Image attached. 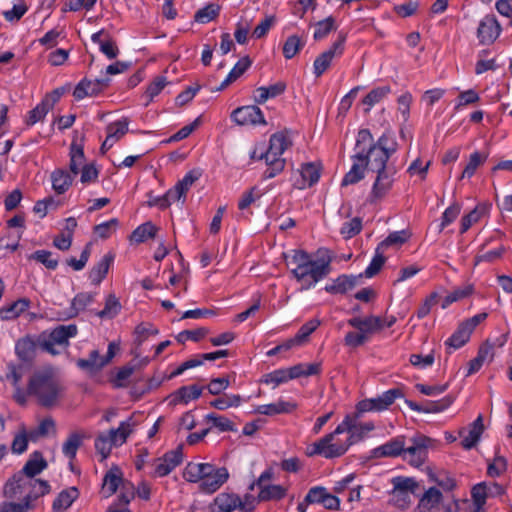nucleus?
<instances>
[{
	"instance_id": "obj_1",
	"label": "nucleus",
	"mask_w": 512,
	"mask_h": 512,
	"mask_svg": "<svg viewBox=\"0 0 512 512\" xmlns=\"http://www.w3.org/2000/svg\"><path fill=\"white\" fill-rule=\"evenodd\" d=\"M376 150L395 152L397 143L391 134L382 135L376 144L368 130L358 132L355 153L351 157L352 166L345 174L342 185L355 184L365 177L366 172L371 173L372 154Z\"/></svg>"
},
{
	"instance_id": "obj_2",
	"label": "nucleus",
	"mask_w": 512,
	"mask_h": 512,
	"mask_svg": "<svg viewBox=\"0 0 512 512\" xmlns=\"http://www.w3.org/2000/svg\"><path fill=\"white\" fill-rule=\"evenodd\" d=\"M331 258L326 252L309 254L302 250L293 251L288 266L290 273L300 284L301 290H309L330 272Z\"/></svg>"
},
{
	"instance_id": "obj_3",
	"label": "nucleus",
	"mask_w": 512,
	"mask_h": 512,
	"mask_svg": "<svg viewBox=\"0 0 512 512\" xmlns=\"http://www.w3.org/2000/svg\"><path fill=\"white\" fill-rule=\"evenodd\" d=\"M183 478L196 484L205 494L218 491L230 478L228 469L208 462H189L184 471Z\"/></svg>"
},
{
	"instance_id": "obj_4",
	"label": "nucleus",
	"mask_w": 512,
	"mask_h": 512,
	"mask_svg": "<svg viewBox=\"0 0 512 512\" xmlns=\"http://www.w3.org/2000/svg\"><path fill=\"white\" fill-rule=\"evenodd\" d=\"M291 138L287 132H277L271 135L269 146L263 142L256 143L249 155L253 161L264 160L269 167L267 177L272 178L280 173L285 166L284 152L291 146Z\"/></svg>"
},
{
	"instance_id": "obj_5",
	"label": "nucleus",
	"mask_w": 512,
	"mask_h": 512,
	"mask_svg": "<svg viewBox=\"0 0 512 512\" xmlns=\"http://www.w3.org/2000/svg\"><path fill=\"white\" fill-rule=\"evenodd\" d=\"M349 421L350 415H346L333 432L308 444L305 448V454L308 457L322 456L327 459L344 455L351 446V441L347 435L345 437H341V435L350 427Z\"/></svg>"
},
{
	"instance_id": "obj_6",
	"label": "nucleus",
	"mask_w": 512,
	"mask_h": 512,
	"mask_svg": "<svg viewBox=\"0 0 512 512\" xmlns=\"http://www.w3.org/2000/svg\"><path fill=\"white\" fill-rule=\"evenodd\" d=\"M394 152L376 150L372 154L371 174L373 182L369 193V201L376 203L384 199L391 191L395 182V172L387 167V161Z\"/></svg>"
},
{
	"instance_id": "obj_7",
	"label": "nucleus",
	"mask_w": 512,
	"mask_h": 512,
	"mask_svg": "<svg viewBox=\"0 0 512 512\" xmlns=\"http://www.w3.org/2000/svg\"><path fill=\"white\" fill-rule=\"evenodd\" d=\"M61 386L51 372H37L30 379L28 393L37 398L40 404L51 406L61 395Z\"/></svg>"
},
{
	"instance_id": "obj_8",
	"label": "nucleus",
	"mask_w": 512,
	"mask_h": 512,
	"mask_svg": "<svg viewBox=\"0 0 512 512\" xmlns=\"http://www.w3.org/2000/svg\"><path fill=\"white\" fill-rule=\"evenodd\" d=\"M120 488V501L128 504L135 496V488L129 482H124L123 472L117 466H112L104 475L101 493L105 498L112 496Z\"/></svg>"
},
{
	"instance_id": "obj_9",
	"label": "nucleus",
	"mask_w": 512,
	"mask_h": 512,
	"mask_svg": "<svg viewBox=\"0 0 512 512\" xmlns=\"http://www.w3.org/2000/svg\"><path fill=\"white\" fill-rule=\"evenodd\" d=\"M70 171L74 174H80V182L83 185L96 183L99 170L94 163H86L83 148L73 143L70 148Z\"/></svg>"
},
{
	"instance_id": "obj_10",
	"label": "nucleus",
	"mask_w": 512,
	"mask_h": 512,
	"mask_svg": "<svg viewBox=\"0 0 512 512\" xmlns=\"http://www.w3.org/2000/svg\"><path fill=\"white\" fill-rule=\"evenodd\" d=\"M393 489L390 492L389 503L400 510L407 509L412 496L418 488V483L411 477H394L392 479Z\"/></svg>"
},
{
	"instance_id": "obj_11",
	"label": "nucleus",
	"mask_w": 512,
	"mask_h": 512,
	"mask_svg": "<svg viewBox=\"0 0 512 512\" xmlns=\"http://www.w3.org/2000/svg\"><path fill=\"white\" fill-rule=\"evenodd\" d=\"M76 334V325H60L49 334H43L40 345L43 350L56 355L67 348L69 339L76 336Z\"/></svg>"
},
{
	"instance_id": "obj_12",
	"label": "nucleus",
	"mask_w": 512,
	"mask_h": 512,
	"mask_svg": "<svg viewBox=\"0 0 512 512\" xmlns=\"http://www.w3.org/2000/svg\"><path fill=\"white\" fill-rule=\"evenodd\" d=\"M435 441L424 435H417L410 440L407 448L403 447V459L414 467L421 466L428 457L429 449L433 448Z\"/></svg>"
},
{
	"instance_id": "obj_13",
	"label": "nucleus",
	"mask_w": 512,
	"mask_h": 512,
	"mask_svg": "<svg viewBox=\"0 0 512 512\" xmlns=\"http://www.w3.org/2000/svg\"><path fill=\"white\" fill-rule=\"evenodd\" d=\"M487 317L488 313L482 312L461 322L456 331L446 340V345L453 349L461 348L469 341L475 328Z\"/></svg>"
},
{
	"instance_id": "obj_14",
	"label": "nucleus",
	"mask_w": 512,
	"mask_h": 512,
	"mask_svg": "<svg viewBox=\"0 0 512 512\" xmlns=\"http://www.w3.org/2000/svg\"><path fill=\"white\" fill-rule=\"evenodd\" d=\"M399 396V390L390 389L375 398L364 399L356 405L357 414L386 410Z\"/></svg>"
},
{
	"instance_id": "obj_15",
	"label": "nucleus",
	"mask_w": 512,
	"mask_h": 512,
	"mask_svg": "<svg viewBox=\"0 0 512 512\" xmlns=\"http://www.w3.org/2000/svg\"><path fill=\"white\" fill-rule=\"evenodd\" d=\"M346 36L342 33L339 34L338 39L332 44V46L321 53L313 63V71L316 77L321 76L330 66L332 60L335 57L341 56L344 51V44Z\"/></svg>"
},
{
	"instance_id": "obj_16",
	"label": "nucleus",
	"mask_w": 512,
	"mask_h": 512,
	"mask_svg": "<svg viewBox=\"0 0 512 512\" xmlns=\"http://www.w3.org/2000/svg\"><path fill=\"white\" fill-rule=\"evenodd\" d=\"M231 120L240 126L265 125V117L258 106L247 105L232 111Z\"/></svg>"
},
{
	"instance_id": "obj_17",
	"label": "nucleus",
	"mask_w": 512,
	"mask_h": 512,
	"mask_svg": "<svg viewBox=\"0 0 512 512\" xmlns=\"http://www.w3.org/2000/svg\"><path fill=\"white\" fill-rule=\"evenodd\" d=\"M502 31L501 25L493 15L484 16L477 28L479 42L484 45L492 44Z\"/></svg>"
},
{
	"instance_id": "obj_18",
	"label": "nucleus",
	"mask_w": 512,
	"mask_h": 512,
	"mask_svg": "<svg viewBox=\"0 0 512 512\" xmlns=\"http://www.w3.org/2000/svg\"><path fill=\"white\" fill-rule=\"evenodd\" d=\"M297 408L298 404L295 401L279 398L272 403L254 406L252 413L272 417L279 414H290Z\"/></svg>"
},
{
	"instance_id": "obj_19",
	"label": "nucleus",
	"mask_w": 512,
	"mask_h": 512,
	"mask_svg": "<svg viewBox=\"0 0 512 512\" xmlns=\"http://www.w3.org/2000/svg\"><path fill=\"white\" fill-rule=\"evenodd\" d=\"M182 452L179 449L167 452L154 462V477H164L170 474L182 462Z\"/></svg>"
},
{
	"instance_id": "obj_20",
	"label": "nucleus",
	"mask_w": 512,
	"mask_h": 512,
	"mask_svg": "<svg viewBox=\"0 0 512 512\" xmlns=\"http://www.w3.org/2000/svg\"><path fill=\"white\" fill-rule=\"evenodd\" d=\"M320 173H321V167L319 164H316V163L303 164L295 177L294 185L298 189L308 188V187L312 186L313 184H315L316 182H318V180L320 178Z\"/></svg>"
},
{
	"instance_id": "obj_21",
	"label": "nucleus",
	"mask_w": 512,
	"mask_h": 512,
	"mask_svg": "<svg viewBox=\"0 0 512 512\" xmlns=\"http://www.w3.org/2000/svg\"><path fill=\"white\" fill-rule=\"evenodd\" d=\"M107 85L108 81L104 79H83L75 87L73 96L76 100L97 96L107 87Z\"/></svg>"
},
{
	"instance_id": "obj_22",
	"label": "nucleus",
	"mask_w": 512,
	"mask_h": 512,
	"mask_svg": "<svg viewBox=\"0 0 512 512\" xmlns=\"http://www.w3.org/2000/svg\"><path fill=\"white\" fill-rule=\"evenodd\" d=\"M30 441H36V432L29 430L24 425H20L14 433L11 442V452L16 455H21L28 449Z\"/></svg>"
},
{
	"instance_id": "obj_23",
	"label": "nucleus",
	"mask_w": 512,
	"mask_h": 512,
	"mask_svg": "<svg viewBox=\"0 0 512 512\" xmlns=\"http://www.w3.org/2000/svg\"><path fill=\"white\" fill-rule=\"evenodd\" d=\"M483 430V419L481 416H478L477 419L472 424H470L466 428H463L460 431V436L462 438V446L465 449H471L472 447H474L478 443L483 433Z\"/></svg>"
},
{
	"instance_id": "obj_24",
	"label": "nucleus",
	"mask_w": 512,
	"mask_h": 512,
	"mask_svg": "<svg viewBox=\"0 0 512 512\" xmlns=\"http://www.w3.org/2000/svg\"><path fill=\"white\" fill-rule=\"evenodd\" d=\"M201 394L202 388L197 385L183 386L173 392L168 399L172 405H187L191 401L198 399Z\"/></svg>"
},
{
	"instance_id": "obj_25",
	"label": "nucleus",
	"mask_w": 512,
	"mask_h": 512,
	"mask_svg": "<svg viewBox=\"0 0 512 512\" xmlns=\"http://www.w3.org/2000/svg\"><path fill=\"white\" fill-rule=\"evenodd\" d=\"M259 492L256 498L257 501H280L284 499L287 494L289 487L282 484H265L258 487Z\"/></svg>"
},
{
	"instance_id": "obj_26",
	"label": "nucleus",
	"mask_w": 512,
	"mask_h": 512,
	"mask_svg": "<svg viewBox=\"0 0 512 512\" xmlns=\"http://www.w3.org/2000/svg\"><path fill=\"white\" fill-rule=\"evenodd\" d=\"M362 275H341L326 284L325 290L331 294H342L353 289Z\"/></svg>"
},
{
	"instance_id": "obj_27",
	"label": "nucleus",
	"mask_w": 512,
	"mask_h": 512,
	"mask_svg": "<svg viewBox=\"0 0 512 512\" xmlns=\"http://www.w3.org/2000/svg\"><path fill=\"white\" fill-rule=\"evenodd\" d=\"M286 89L283 82H276L268 86H261L254 90L253 101L258 104H263L269 99H273L281 95Z\"/></svg>"
},
{
	"instance_id": "obj_28",
	"label": "nucleus",
	"mask_w": 512,
	"mask_h": 512,
	"mask_svg": "<svg viewBox=\"0 0 512 512\" xmlns=\"http://www.w3.org/2000/svg\"><path fill=\"white\" fill-rule=\"evenodd\" d=\"M30 300L20 298L0 309V318L5 321L15 320L30 308Z\"/></svg>"
},
{
	"instance_id": "obj_29",
	"label": "nucleus",
	"mask_w": 512,
	"mask_h": 512,
	"mask_svg": "<svg viewBox=\"0 0 512 512\" xmlns=\"http://www.w3.org/2000/svg\"><path fill=\"white\" fill-rule=\"evenodd\" d=\"M128 131V122L120 120L111 123L107 127V136L102 144V150L110 149L119 139H121Z\"/></svg>"
},
{
	"instance_id": "obj_30",
	"label": "nucleus",
	"mask_w": 512,
	"mask_h": 512,
	"mask_svg": "<svg viewBox=\"0 0 512 512\" xmlns=\"http://www.w3.org/2000/svg\"><path fill=\"white\" fill-rule=\"evenodd\" d=\"M113 260L112 254H106L93 266L89 272V280L93 285L98 286L104 280Z\"/></svg>"
},
{
	"instance_id": "obj_31",
	"label": "nucleus",
	"mask_w": 512,
	"mask_h": 512,
	"mask_svg": "<svg viewBox=\"0 0 512 512\" xmlns=\"http://www.w3.org/2000/svg\"><path fill=\"white\" fill-rule=\"evenodd\" d=\"M442 500V493L436 488L428 489L421 497L417 506L418 512H432Z\"/></svg>"
},
{
	"instance_id": "obj_32",
	"label": "nucleus",
	"mask_w": 512,
	"mask_h": 512,
	"mask_svg": "<svg viewBox=\"0 0 512 512\" xmlns=\"http://www.w3.org/2000/svg\"><path fill=\"white\" fill-rule=\"evenodd\" d=\"M348 323L365 335L373 331L383 329L381 318L379 317H368L364 319L355 317L350 319Z\"/></svg>"
},
{
	"instance_id": "obj_33",
	"label": "nucleus",
	"mask_w": 512,
	"mask_h": 512,
	"mask_svg": "<svg viewBox=\"0 0 512 512\" xmlns=\"http://www.w3.org/2000/svg\"><path fill=\"white\" fill-rule=\"evenodd\" d=\"M78 495V491L74 487L60 492L53 502V512H66Z\"/></svg>"
},
{
	"instance_id": "obj_34",
	"label": "nucleus",
	"mask_w": 512,
	"mask_h": 512,
	"mask_svg": "<svg viewBox=\"0 0 512 512\" xmlns=\"http://www.w3.org/2000/svg\"><path fill=\"white\" fill-rule=\"evenodd\" d=\"M349 428H347V436L351 441V445L362 440L369 432L374 429L372 422L356 424L355 420L350 416Z\"/></svg>"
},
{
	"instance_id": "obj_35",
	"label": "nucleus",
	"mask_w": 512,
	"mask_h": 512,
	"mask_svg": "<svg viewBox=\"0 0 512 512\" xmlns=\"http://www.w3.org/2000/svg\"><path fill=\"white\" fill-rule=\"evenodd\" d=\"M134 425V422L130 418L121 422L117 429H111L108 432L111 441L115 446H121L123 443H125L128 436L132 433Z\"/></svg>"
},
{
	"instance_id": "obj_36",
	"label": "nucleus",
	"mask_w": 512,
	"mask_h": 512,
	"mask_svg": "<svg viewBox=\"0 0 512 512\" xmlns=\"http://www.w3.org/2000/svg\"><path fill=\"white\" fill-rule=\"evenodd\" d=\"M244 401L245 399L239 394H223L212 400L210 406L217 410L224 411L230 408H237L241 406Z\"/></svg>"
},
{
	"instance_id": "obj_37",
	"label": "nucleus",
	"mask_w": 512,
	"mask_h": 512,
	"mask_svg": "<svg viewBox=\"0 0 512 512\" xmlns=\"http://www.w3.org/2000/svg\"><path fill=\"white\" fill-rule=\"evenodd\" d=\"M251 60L249 57H243L241 58L231 69V71L228 73L226 78L221 83L219 90L225 89L230 84L235 82L238 78H240L247 69L251 66Z\"/></svg>"
},
{
	"instance_id": "obj_38",
	"label": "nucleus",
	"mask_w": 512,
	"mask_h": 512,
	"mask_svg": "<svg viewBox=\"0 0 512 512\" xmlns=\"http://www.w3.org/2000/svg\"><path fill=\"white\" fill-rule=\"evenodd\" d=\"M47 467V462L40 452H33L23 467V473L28 477H33L41 473Z\"/></svg>"
},
{
	"instance_id": "obj_39",
	"label": "nucleus",
	"mask_w": 512,
	"mask_h": 512,
	"mask_svg": "<svg viewBox=\"0 0 512 512\" xmlns=\"http://www.w3.org/2000/svg\"><path fill=\"white\" fill-rule=\"evenodd\" d=\"M289 374L291 375L290 379H297L300 377H308L312 375H316L321 370V364L314 363H299L294 366L288 367Z\"/></svg>"
},
{
	"instance_id": "obj_40",
	"label": "nucleus",
	"mask_w": 512,
	"mask_h": 512,
	"mask_svg": "<svg viewBox=\"0 0 512 512\" xmlns=\"http://www.w3.org/2000/svg\"><path fill=\"white\" fill-rule=\"evenodd\" d=\"M473 292L474 287L472 284H465L463 286L456 287L443 298L441 307L446 309L452 303L469 297Z\"/></svg>"
},
{
	"instance_id": "obj_41",
	"label": "nucleus",
	"mask_w": 512,
	"mask_h": 512,
	"mask_svg": "<svg viewBox=\"0 0 512 512\" xmlns=\"http://www.w3.org/2000/svg\"><path fill=\"white\" fill-rule=\"evenodd\" d=\"M52 187L58 194H63L72 185V176L63 169L55 170L51 174Z\"/></svg>"
},
{
	"instance_id": "obj_42",
	"label": "nucleus",
	"mask_w": 512,
	"mask_h": 512,
	"mask_svg": "<svg viewBox=\"0 0 512 512\" xmlns=\"http://www.w3.org/2000/svg\"><path fill=\"white\" fill-rule=\"evenodd\" d=\"M403 447L404 443L395 439L373 449L372 454L374 457H394L402 454Z\"/></svg>"
},
{
	"instance_id": "obj_43",
	"label": "nucleus",
	"mask_w": 512,
	"mask_h": 512,
	"mask_svg": "<svg viewBox=\"0 0 512 512\" xmlns=\"http://www.w3.org/2000/svg\"><path fill=\"white\" fill-rule=\"evenodd\" d=\"M487 212L488 206L486 204L477 205L470 213L462 217L460 232L465 233L471 226L478 223Z\"/></svg>"
},
{
	"instance_id": "obj_44",
	"label": "nucleus",
	"mask_w": 512,
	"mask_h": 512,
	"mask_svg": "<svg viewBox=\"0 0 512 512\" xmlns=\"http://www.w3.org/2000/svg\"><path fill=\"white\" fill-rule=\"evenodd\" d=\"M488 155L478 151L473 152L468 159V162L461 174V178H471L476 170L483 165L487 160Z\"/></svg>"
},
{
	"instance_id": "obj_45",
	"label": "nucleus",
	"mask_w": 512,
	"mask_h": 512,
	"mask_svg": "<svg viewBox=\"0 0 512 512\" xmlns=\"http://www.w3.org/2000/svg\"><path fill=\"white\" fill-rule=\"evenodd\" d=\"M77 365L84 370L97 371L106 366L107 362L104 356H100L99 352L94 350L90 353L88 359L78 360Z\"/></svg>"
},
{
	"instance_id": "obj_46",
	"label": "nucleus",
	"mask_w": 512,
	"mask_h": 512,
	"mask_svg": "<svg viewBox=\"0 0 512 512\" xmlns=\"http://www.w3.org/2000/svg\"><path fill=\"white\" fill-rule=\"evenodd\" d=\"M158 228L151 222H146L138 226L131 235V241L142 243L146 240L155 237Z\"/></svg>"
},
{
	"instance_id": "obj_47",
	"label": "nucleus",
	"mask_w": 512,
	"mask_h": 512,
	"mask_svg": "<svg viewBox=\"0 0 512 512\" xmlns=\"http://www.w3.org/2000/svg\"><path fill=\"white\" fill-rule=\"evenodd\" d=\"M291 375L288 368H281L267 373L263 376L262 382L271 385L273 388L290 381Z\"/></svg>"
},
{
	"instance_id": "obj_48",
	"label": "nucleus",
	"mask_w": 512,
	"mask_h": 512,
	"mask_svg": "<svg viewBox=\"0 0 512 512\" xmlns=\"http://www.w3.org/2000/svg\"><path fill=\"white\" fill-rule=\"evenodd\" d=\"M390 93L388 86L377 87L371 90L363 99L365 111H369L374 105L381 102Z\"/></svg>"
},
{
	"instance_id": "obj_49",
	"label": "nucleus",
	"mask_w": 512,
	"mask_h": 512,
	"mask_svg": "<svg viewBox=\"0 0 512 512\" xmlns=\"http://www.w3.org/2000/svg\"><path fill=\"white\" fill-rule=\"evenodd\" d=\"M83 438L84 436L77 432L70 434L67 440L63 443V454L69 459L74 458L78 448L82 444Z\"/></svg>"
},
{
	"instance_id": "obj_50",
	"label": "nucleus",
	"mask_w": 512,
	"mask_h": 512,
	"mask_svg": "<svg viewBox=\"0 0 512 512\" xmlns=\"http://www.w3.org/2000/svg\"><path fill=\"white\" fill-rule=\"evenodd\" d=\"M28 11V6L24 0H15L11 9L4 11L3 17L6 21L18 22Z\"/></svg>"
},
{
	"instance_id": "obj_51",
	"label": "nucleus",
	"mask_w": 512,
	"mask_h": 512,
	"mask_svg": "<svg viewBox=\"0 0 512 512\" xmlns=\"http://www.w3.org/2000/svg\"><path fill=\"white\" fill-rule=\"evenodd\" d=\"M220 12V6L217 4H208L199 9L194 16L197 23L206 24L214 20Z\"/></svg>"
},
{
	"instance_id": "obj_52",
	"label": "nucleus",
	"mask_w": 512,
	"mask_h": 512,
	"mask_svg": "<svg viewBox=\"0 0 512 512\" xmlns=\"http://www.w3.org/2000/svg\"><path fill=\"white\" fill-rule=\"evenodd\" d=\"M168 80L165 76L155 77L148 85L144 96L147 98L145 105H148L167 86Z\"/></svg>"
},
{
	"instance_id": "obj_53",
	"label": "nucleus",
	"mask_w": 512,
	"mask_h": 512,
	"mask_svg": "<svg viewBox=\"0 0 512 512\" xmlns=\"http://www.w3.org/2000/svg\"><path fill=\"white\" fill-rule=\"evenodd\" d=\"M314 34H313V38L315 40H322L324 39L325 37H327V35L336 29V23H335V19L333 17H327L321 21H318L314 24Z\"/></svg>"
},
{
	"instance_id": "obj_54",
	"label": "nucleus",
	"mask_w": 512,
	"mask_h": 512,
	"mask_svg": "<svg viewBox=\"0 0 512 512\" xmlns=\"http://www.w3.org/2000/svg\"><path fill=\"white\" fill-rule=\"evenodd\" d=\"M410 237V234L406 230L395 231L389 234V236L383 240L378 247L383 251L388 247H399L404 244Z\"/></svg>"
},
{
	"instance_id": "obj_55",
	"label": "nucleus",
	"mask_w": 512,
	"mask_h": 512,
	"mask_svg": "<svg viewBox=\"0 0 512 512\" xmlns=\"http://www.w3.org/2000/svg\"><path fill=\"white\" fill-rule=\"evenodd\" d=\"M93 301V295L87 292L77 294L71 303V311L67 315L68 318L76 316L83 311Z\"/></svg>"
},
{
	"instance_id": "obj_56",
	"label": "nucleus",
	"mask_w": 512,
	"mask_h": 512,
	"mask_svg": "<svg viewBox=\"0 0 512 512\" xmlns=\"http://www.w3.org/2000/svg\"><path fill=\"white\" fill-rule=\"evenodd\" d=\"M119 226V221L112 218L108 221L102 222L94 227V234L97 238L107 239L112 236Z\"/></svg>"
},
{
	"instance_id": "obj_57",
	"label": "nucleus",
	"mask_w": 512,
	"mask_h": 512,
	"mask_svg": "<svg viewBox=\"0 0 512 512\" xmlns=\"http://www.w3.org/2000/svg\"><path fill=\"white\" fill-rule=\"evenodd\" d=\"M114 443L108 433L100 434L95 440V448L101 457V461L105 460L111 453Z\"/></svg>"
},
{
	"instance_id": "obj_58",
	"label": "nucleus",
	"mask_w": 512,
	"mask_h": 512,
	"mask_svg": "<svg viewBox=\"0 0 512 512\" xmlns=\"http://www.w3.org/2000/svg\"><path fill=\"white\" fill-rule=\"evenodd\" d=\"M479 100H480V95L476 90L468 89L465 91H461L456 99L455 109L460 110L465 106L472 105V104L479 102Z\"/></svg>"
},
{
	"instance_id": "obj_59",
	"label": "nucleus",
	"mask_w": 512,
	"mask_h": 512,
	"mask_svg": "<svg viewBox=\"0 0 512 512\" xmlns=\"http://www.w3.org/2000/svg\"><path fill=\"white\" fill-rule=\"evenodd\" d=\"M382 252L383 250L377 247L374 257L372 258L371 262L364 271V275L367 278H371L374 275H376L384 265L385 257L383 256Z\"/></svg>"
},
{
	"instance_id": "obj_60",
	"label": "nucleus",
	"mask_w": 512,
	"mask_h": 512,
	"mask_svg": "<svg viewBox=\"0 0 512 512\" xmlns=\"http://www.w3.org/2000/svg\"><path fill=\"white\" fill-rule=\"evenodd\" d=\"M201 172L199 170H191L184 175V177L179 180L175 187L186 196L188 190L192 187V185L200 178Z\"/></svg>"
},
{
	"instance_id": "obj_61",
	"label": "nucleus",
	"mask_w": 512,
	"mask_h": 512,
	"mask_svg": "<svg viewBox=\"0 0 512 512\" xmlns=\"http://www.w3.org/2000/svg\"><path fill=\"white\" fill-rule=\"evenodd\" d=\"M186 196L183 195L175 186L169 189L166 194L159 199L156 204H158L161 208H166L170 206L172 203L181 202L182 204L185 202Z\"/></svg>"
},
{
	"instance_id": "obj_62",
	"label": "nucleus",
	"mask_w": 512,
	"mask_h": 512,
	"mask_svg": "<svg viewBox=\"0 0 512 512\" xmlns=\"http://www.w3.org/2000/svg\"><path fill=\"white\" fill-rule=\"evenodd\" d=\"M50 109V104L48 101H42L40 104H38L34 109H32L27 117V124L28 125H34L37 122L44 119V117L47 115L48 111Z\"/></svg>"
},
{
	"instance_id": "obj_63",
	"label": "nucleus",
	"mask_w": 512,
	"mask_h": 512,
	"mask_svg": "<svg viewBox=\"0 0 512 512\" xmlns=\"http://www.w3.org/2000/svg\"><path fill=\"white\" fill-rule=\"evenodd\" d=\"M302 47L303 42L298 36L292 35L288 37L283 46L284 57L287 59L293 58Z\"/></svg>"
},
{
	"instance_id": "obj_64",
	"label": "nucleus",
	"mask_w": 512,
	"mask_h": 512,
	"mask_svg": "<svg viewBox=\"0 0 512 512\" xmlns=\"http://www.w3.org/2000/svg\"><path fill=\"white\" fill-rule=\"evenodd\" d=\"M15 349L21 359L28 360L34 353L35 344L30 338H23L16 343Z\"/></svg>"
}]
</instances>
